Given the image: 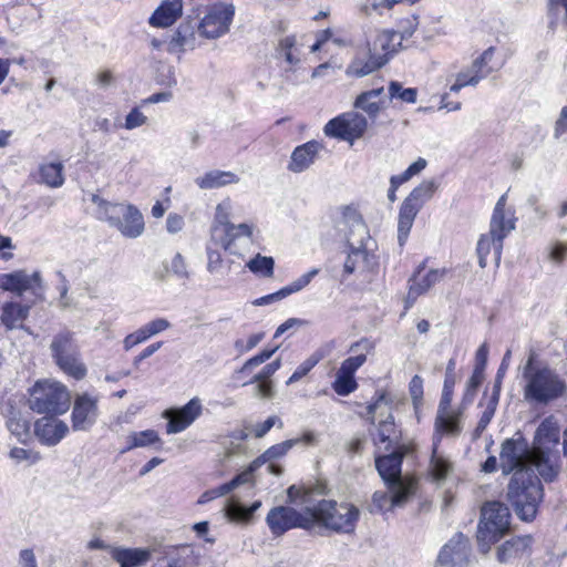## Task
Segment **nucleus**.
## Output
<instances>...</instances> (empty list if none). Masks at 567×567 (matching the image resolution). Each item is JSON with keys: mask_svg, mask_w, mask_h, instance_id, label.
<instances>
[{"mask_svg": "<svg viewBox=\"0 0 567 567\" xmlns=\"http://www.w3.org/2000/svg\"><path fill=\"white\" fill-rule=\"evenodd\" d=\"M532 537L529 535L522 537H514L506 540L497 549V558L501 563H508L514 558L522 557L524 554L529 553L532 546Z\"/></svg>", "mask_w": 567, "mask_h": 567, "instance_id": "34", "label": "nucleus"}, {"mask_svg": "<svg viewBox=\"0 0 567 567\" xmlns=\"http://www.w3.org/2000/svg\"><path fill=\"white\" fill-rule=\"evenodd\" d=\"M51 355L55 364L65 374L82 380L87 369L81 360V352L74 332L63 329L53 336L50 344Z\"/></svg>", "mask_w": 567, "mask_h": 567, "instance_id": "8", "label": "nucleus"}, {"mask_svg": "<svg viewBox=\"0 0 567 567\" xmlns=\"http://www.w3.org/2000/svg\"><path fill=\"white\" fill-rule=\"evenodd\" d=\"M183 13V0H163L151 16L148 23L156 28L173 25Z\"/></svg>", "mask_w": 567, "mask_h": 567, "instance_id": "29", "label": "nucleus"}, {"mask_svg": "<svg viewBox=\"0 0 567 567\" xmlns=\"http://www.w3.org/2000/svg\"><path fill=\"white\" fill-rule=\"evenodd\" d=\"M8 430L14 435L18 441L24 443L30 436V424L27 420L20 416V413L16 411L10 412V416L7 421Z\"/></svg>", "mask_w": 567, "mask_h": 567, "instance_id": "41", "label": "nucleus"}, {"mask_svg": "<svg viewBox=\"0 0 567 567\" xmlns=\"http://www.w3.org/2000/svg\"><path fill=\"white\" fill-rule=\"evenodd\" d=\"M261 507V502L256 501L249 507H245L239 502L229 501L225 507V516L230 522L249 523L254 513Z\"/></svg>", "mask_w": 567, "mask_h": 567, "instance_id": "37", "label": "nucleus"}, {"mask_svg": "<svg viewBox=\"0 0 567 567\" xmlns=\"http://www.w3.org/2000/svg\"><path fill=\"white\" fill-rule=\"evenodd\" d=\"M538 455L522 433L506 439L501 445L499 468L504 475L520 471H536Z\"/></svg>", "mask_w": 567, "mask_h": 567, "instance_id": "10", "label": "nucleus"}, {"mask_svg": "<svg viewBox=\"0 0 567 567\" xmlns=\"http://www.w3.org/2000/svg\"><path fill=\"white\" fill-rule=\"evenodd\" d=\"M358 349H362L364 352L346 359L338 369V372L354 378L358 369L361 368L367 361V353L373 349V346L368 340H361L353 343L350 348V351L355 352Z\"/></svg>", "mask_w": 567, "mask_h": 567, "instance_id": "36", "label": "nucleus"}, {"mask_svg": "<svg viewBox=\"0 0 567 567\" xmlns=\"http://www.w3.org/2000/svg\"><path fill=\"white\" fill-rule=\"evenodd\" d=\"M111 555L121 567H140L145 565L152 556L151 549L147 548H111Z\"/></svg>", "mask_w": 567, "mask_h": 567, "instance_id": "33", "label": "nucleus"}, {"mask_svg": "<svg viewBox=\"0 0 567 567\" xmlns=\"http://www.w3.org/2000/svg\"><path fill=\"white\" fill-rule=\"evenodd\" d=\"M315 515V524L320 523L329 529L342 533H351L359 519V509L349 503L338 504L334 501L321 499L316 506L310 507Z\"/></svg>", "mask_w": 567, "mask_h": 567, "instance_id": "11", "label": "nucleus"}, {"mask_svg": "<svg viewBox=\"0 0 567 567\" xmlns=\"http://www.w3.org/2000/svg\"><path fill=\"white\" fill-rule=\"evenodd\" d=\"M482 80V74H475L471 72V68L467 71L460 72L456 76L455 83L451 85L452 92H458L466 85H476Z\"/></svg>", "mask_w": 567, "mask_h": 567, "instance_id": "54", "label": "nucleus"}, {"mask_svg": "<svg viewBox=\"0 0 567 567\" xmlns=\"http://www.w3.org/2000/svg\"><path fill=\"white\" fill-rule=\"evenodd\" d=\"M9 455L17 463L27 462L29 464H34L35 462H38L40 460V456L38 453H32L31 451H28L22 447L11 449Z\"/></svg>", "mask_w": 567, "mask_h": 567, "instance_id": "57", "label": "nucleus"}, {"mask_svg": "<svg viewBox=\"0 0 567 567\" xmlns=\"http://www.w3.org/2000/svg\"><path fill=\"white\" fill-rule=\"evenodd\" d=\"M29 406L39 414H64L70 408L69 390L59 381H38L31 391Z\"/></svg>", "mask_w": 567, "mask_h": 567, "instance_id": "7", "label": "nucleus"}, {"mask_svg": "<svg viewBox=\"0 0 567 567\" xmlns=\"http://www.w3.org/2000/svg\"><path fill=\"white\" fill-rule=\"evenodd\" d=\"M322 144L317 141H309L297 146L291 153L287 168L292 173L307 171L318 158Z\"/></svg>", "mask_w": 567, "mask_h": 567, "instance_id": "26", "label": "nucleus"}, {"mask_svg": "<svg viewBox=\"0 0 567 567\" xmlns=\"http://www.w3.org/2000/svg\"><path fill=\"white\" fill-rule=\"evenodd\" d=\"M455 359H450L446 371H445V379H444V385L442 391V396L440 400V404H442V409L450 406L452 402L453 396V389L455 385Z\"/></svg>", "mask_w": 567, "mask_h": 567, "instance_id": "43", "label": "nucleus"}, {"mask_svg": "<svg viewBox=\"0 0 567 567\" xmlns=\"http://www.w3.org/2000/svg\"><path fill=\"white\" fill-rule=\"evenodd\" d=\"M239 177L230 171L212 169L195 179L200 189H213L237 184Z\"/></svg>", "mask_w": 567, "mask_h": 567, "instance_id": "35", "label": "nucleus"}, {"mask_svg": "<svg viewBox=\"0 0 567 567\" xmlns=\"http://www.w3.org/2000/svg\"><path fill=\"white\" fill-rule=\"evenodd\" d=\"M277 351V348H272V349H264L260 353H258L257 355H254L252 358L248 359L244 365L241 367L240 369V372H247V371H251L252 369H255L256 367L262 364L264 362H266L268 359H270L272 357V354Z\"/></svg>", "mask_w": 567, "mask_h": 567, "instance_id": "55", "label": "nucleus"}, {"mask_svg": "<svg viewBox=\"0 0 567 567\" xmlns=\"http://www.w3.org/2000/svg\"><path fill=\"white\" fill-rule=\"evenodd\" d=\"M203 413L202 400L198 396L190 399L184 406L168 409L163 416L168 420L166 432L175 434L190 426Z\"/></svg>", "mask_w": 567, "mask_h": 567, "instance_id": "19", "label": "nucleus"}, {"mask_svg": "<svg viewBox=\"0 0 567 567\" xmlns=\"http://www.w3.org/2000/svg\"><path fill=\"white\" fill-rule=\"evenodd\" d=\"M332 388L337 394L346 396L357 390L358 383L354 378L337 371Z\"/></svg>", "mask_w": 567, "mask_h": 567, "instance_id": "48", "label": "nucleus"}, {"mask_svg": "<svg viewBox=\"0 0 567 567\" xmlns=\"http://www.w3.org/2000/svg\"><path fill=\"white\" fill-rule=\"evenodd\" d=\"M384 56L374 52L370 40H367V44L357 50L354 58L346 69V74L355 78L369 75L385 65Z\"/></svg>", "mask_w": 567, "mask_h": 567, "instance_id": "20", "label": "nucleus"}, {"mask_svg": "<svg viewBox=\"0 0 567 567\" xmlns=\"http://www.w3.org/2000/svg\"><path fill=\"white\" fill-rule=\"evenodd\" d=\"M484 380V371L473 370L471 378L466 383V389L463 398L464 404H471L476 395L477 389Z\"/></svg>", "mask_w": 567, "mask_h": 567, "instance_id": "51", "label": "nucleus"}, {"mask_svg": "<svg viewBox=\"0 0 567 567\" xmlns=\"http://www.w3.org/2000/svg\"><path fill=\"white\" fill-rule=\"evenodd\" d=\"M462 411H452L450 406L442 409L439 404L435 417L436 444L441 440L442 434L457 436L462 432L461 425Z\"/></svg>", "mask_w": 567, "mask_h": 567, "instance_id": "28", "label": "nucleus"}, {"mask_svg": "<svg viewBox=\"0 0 567 567\" xmlns=\"http://www.w3.org/2000/svg\"><path fill=\"white\" fill-rule=\"evenodd\" d=\"M383 93V87L362 92L354 102V107L364 111L371 118H375L380 113L381 105L375 101Z\"/></svg>", "mask_w": 567, "mask_h": 567, "instance_id": "40", "label": "nucleus"}, {"mask_svg": "<svg viewBox=\"0 0 567 567\" xmlns=\"http://www.w3.org/2000/svg\"><path fill=\"white\" fill-rule=\"evenodd\" d=\"M92 203L96 206L95 216L107 221L124 237L137 238L144 231V218L141 212L131 204L110 203L93 194Z\"/></svg>", "mask_w": 567, "mask_h": 567, "instance_id": "3", "label": "nucleus"}, {"mask_svg": "<svg viewBox=\"0 0 567 567\" xmlns=\"http://www.w3.org/2000/svg\"><path fill=\"white\" fill-rule=\"evenodd\" d=\"M424 269V265H421L414 276L409 280V291L405 298V309H409L413 306L415 300L429 291L434 285L440 282L446 270L442 269H431L425 275H422V270Z\"/></svg>", "mask_w": 567, "mask_h": 567, "instance_id": "23", "label": "nucleus"}, {"mask_svg": "<svg viewBox=\"0 0 567 567\" xmlns=\"http://www.w3.org/2000/svg\"><path fill=\"white\" fill-rule=\"evenodd\" d=\"M493 55L494 48L491 47L487 50H485L482 53V55L473 62L471 66V72H474L475 74H482V79L486 78L495 70L494 66L489 65Z\"/></svg>", "mask_w": 567, "mask_h": 567, "instance_id": "46", "label": "nucleus"}, {"mask_svg": "<svg viewBox=\"0 0 567 567\" xmlns=\"http://www.w3.org/2000/svg\"><path fill=\"white\" fill-rule=\"evenodd\" d=\"M247 267L251 272L256 275L270 278L274 276L275 260L272 257L257 254L256 257L247 262Z\"/></svg>", "mask_w": 567, "mask_h": 567, "instance_id": "44", "label": "nucleus"}, {"mask_svg": "<svg viewBox=\"0 0 567 567\" xmlns=\"http://www.w3.org/2000/svg\"><path fill=\"white\" fill-rule=\"evenodd\" d=\"M390 411V405L385 394H380L379 398L368 406V414L374 420V415L380 412L381 415L388 413L384 420L379 421L378 440L380 443H385V450L398 442L399 435L396 434L394 419Z\"/></svg>", "mask_w": 567, "mask_h": 567, "instance_id": "21", "label": "nucleus"}, {"mask_svg": "<svg viewBox=\"0 0 567 567\" xmlns=\"http://www.w3.org/2000/svg\"><path fill=\"white\" fill-rule=\"evenodd\" d=\"M437 188L439 183L435 179H425L403 200L398 220V240L400 246L405 244L417 213L433 197Z\"/></svg>", "mask_w": 567, "mask_h": 567, "instance_id": "13", "label": "nucleus"}, {"mask_svg": "<svg viewBox=\"0 0 567 567\" xmlns=\"http://www.w3.org/2000/svg\"><path fill=\"white\" fill-rule=\"evenodd\" d=\"M319 274V269L313 268L309 270L308 272L303 274L289 285L282 288L284 292L282 295H286V297L290 296L291 293L298 292L302 290L305 287H307L310 281Z\"/></svg>", "mask_w": 567, "mask_h": 567, "instance_id": "52", "label": "nucleus"}, {"mask_svg": "<svg viewBox=\"0 0 567 567\" xmlns=\"http://www.w3.org/2000/svg\"><path fill=\"white\" fill-rule=\"evenodd\" d=\"M64 166L62 163H45L39 167L40 182L51 188H58L63 185Z\"/></svg>", "mask_w": 567, "mask_h": 567, "instance_id": "39", "label": "nucleus"}, {"mask_svg": "<svg viewBox=\"0 0 567 567\" xmlns=\"http://www.w3.org/2000/svg\"><path fill=\"white\" fill-rule=\"evenodd\" d=\"M256 470L251 468V464L248 466V468L240 474L236 475L231 481L225 483V486L228 487V492L230 493L236 487H238L241 484H246L251 480L252 473Z\"/></svg>", "mask_w": 567, "mask_h": 567, "instance_id": "61", "label": "nucleus"}, {"mask_svg": "<svg viewBox=\"0 0 567 567\" xmlns=\"http://www.w3.org/2000/svg\"><path fill=\"white\" fill-rule=\"evenodd\" d=\"M402 460L403 453L398 450L375 460L377 470L389 491H398L403 487L414 489L415 482L405 480L401 475Z\"/></svg>", "mask_w": 567, "mask_h": 567, "instance_id": "17", "label": "nucleus"}, {"mask_svg": "<svg viewBox=\"0 0 567 567\" xmlns=\"http://www.w3.org/2000/svg\"><path fill=\"white\" fill-rule=\"evenodd\" d=\"M228 493V487L225 486V484H221L218 487L204 492L198 498V504H206L217 497L227 495Z\"/></svg>", "mask_w": 567, "mask_h": 567, "instance_id": "62", "label": "nucleus"}, {"mask_svg": "<svg viewBox=\"0 0 567 567\" xmlns=\"http://www.w3.org/2000/svg\"><path fill=\"white\" fill-rule=\"evenodd\" d=\"M496 408L497 403H495V398L487 399L485 409L480 417V421L474 432L476 437H480L482 433L486 430L487 425L489 424L495 414Z\"/></svg>", "mask_w": 567, "mask_h": 567, "instance_id": "53", "label": "nucleus"}, {"mask_svg": "<svg viewBox=\"0 0 567 567\" xmlns=\"http://www.w3.org/2000/svg\"><path fill=\"white\" fill-rule=\"evenodd\" d=\"M533 355L529 357L524 368V398L528 402L547 404L553 400L563 396L567 390L566 383L547 367L535 368Z\"/></svg>", "mask_w": 567, "mask_h": 567, "instance_id": "2", "label": "nucleus"}, {"mask_svg": "<svg viewBox=\"0 0 567 567\" xmlns=\"http://www.w3.org/2000/svg\"><path fill=\"white\" fill-rule=\"evenodd\" d=\"M567 133V105L560 111L559 117L555 123L554 135L556 138Z\"/></svg>", "mask_w": 567, "mask_h": 567, "instance_id": "64", "label": "nucleus"}, {"mask_svg": "<svg viewBox=\"0 0 567 567\" xmlns=\"http://www.w3.org/2000/svg\"><path fill=\"white\" fill-rule=\"evenodd\" d=\"M548 16L550 24L563 23L567 25V0H548Z\"/></svg>", "mask_w": 567, "mask_h": 567, "instance_id": "47", "label": "nucleus"}, {"mask_svg": "<svg viewBox=\"0 0 567 567\" xmlns=\"http://www.w3.org/2000/svg\"><path fill=\"white\" fill-rule=\"evenodd\" d=\"M195 25L192 20L179 24L167 44L169 53H182L186 50H194L196 47Z\"/></svg>", "mask_w": 567, "mask_h": 567, "instance_id": "31", "label": "nucleus"}, {"mask_svg": "<svg viewBox=\"0 0 567 567\" xmlns=\"http://www.w3.org/2000/svg\"><path fill=\"white\" fill-rule=\"evenodd\" d=\"M368 128V120L360 113L347 112L332 120L324 126V134L352 143L363 136Z\"/></svg>", "mask_w": 567, "mask_h": 567, "instance_id": "16", "label": "nucleus"}, {"mask_svg": "<svg viewBox=\"0 0 567 567\" xmlns=\"http://www.w3.org/2000/svg\"><path fill=\"white\" fill-rule=\"evenodd\" d=\"M29 309L28 306L8 302L2 308L1 321L10 330L19 328L28 317Z\"/></svg>", "mask_w": 567, "mask_h": 567, "instance_id": "38", "label": "nucleus"}, {"mask_svg": "<svg viewBox=\"0 0 567 567\" xmlns=\"http://www.w3.org/2000/svg\"><path fill=\"white\" fill-rule=\"evenodd\" d=\"M320 360V354L313 353L312 355H310L308 359H306L301 364L297 367L295 372L287 380L286 384L289 385L301 380L319 363Z\"/></svg>", "mask_w": 567, "mask_h": 567, "instance_id": "49", "label": "nucleus"}, {"mask_svg": "<svg viewBox=\"0 0 567 567\" xmlns=\"http://www.w3.org/2000/svg\"><path fill=\"white\" fill-rule=\"evenodd\" d=\"M230 210L231 204L229 199L217 205L210 236L215 244L231 254H237V243H251L252 226L245 223L239 225L231 224L229 221Z\"/></svg>", "mask_w": 567, "mask_h": 567, "instance_id": "6", "label": "nucleus"}, {"mask_svg": "<svg viewBox=\"0 0 567 567\" xmlns=\"http://www.w3.org/2000/svg\"><path fill=\"white\" fill-rule=\"evenodd\" d=\"M221 255L216 250L207 248V270L210 274L217 272L221 268Z\"/></svg>", "mask_w": 567, "mask_h": 567, "instance_id": "63", "label": "nucleus"}, {"mask_svg": "<svg viewBox=\"0 0 567 567\" xmlns=\"http://www.w3.org/2000/svg\"><path fill=\"white\" fill-rule=\"evenodd\" d=\"M470 550L468 539L458 533L441 549L437 560L445 567H466L468 565Z\"/></svg>", "mask_w": 567, "mask_h": 567, "instance_id": "22", "label": "nucleus"}, {"mask_svg": "<svg viewBox=\"0 0 567 567\" xmlns=\"http://www.w3.org/2000/svg\"><path fill=\"white\" fill-rule=\"evenodd\" d=\"M145 122L146 116L135 107L126 115L124 127L126 130H134L145 124Z\"/></svg>", "mask_w": 567, "mask_h": 567, "instance_id": "59", "label": "nucleus"}, {"mask_svg": "<svg viewBox=\"0 0 567 567\" xmlns=\"http://www.w3.org/2000/svg\"><path fill=\"white\" fill-rule=\"evenodd\" d=\"M369 40L374 52L379 53L381 56L385 55V64L402 47L400 43V37L395 33V30H379Z\"/></svg>", "mask_w": 567, "mask_h": 567, "instance_id": "32", "label": "nucleus"}, {"mask_svg": "<svg viewBox=\"0 0 567 567\" xmlns=\"http://www.w3.org/2000/svg\"><path fill=\"white\" fill-rule=\"evenodd\" d=\"M437 444L434 443L433 454L431 458V473L437 481H443L447 477L452 470V464L443 455L437 453Z\"/></svg>", "mask_w": 567, "mask_h": 567, "instance_id": "45", "label": "nucleus"}, {"mask_svg": "<svg viewBox=\"0 0 567 567\" xmlns=\"http://www.w3.org/2000/svg\"><path fill=\"white\" fill-rule=\"evenodd\" d=\"M299 441L300 439H291L270 446L260 456L251 462V468L258 470L261 465L270 463L268 465L269 473L279 476L282 473L281 466L271 462L285 456L291 447L299 443Z\"/></svg>", "mask_w": 567, "mask_h": 567, "instance_id": "27", "label": "nucleus"}, {"mask_svg": "<svg viewBox=\"0 0 567 567\" xmlns=\"http://www.w3.org/2000/svg\"><path fill=\"white\" fill-rule=\"evenodd\" d=\"M506 200L505 194L498 198L491 218L489 231L482 235L477 243L476 251L481 268L486 267V258L491 250L494 251L496 262H499L503 240L515 229L514 214L512 212L505 213Z\"/></svg>", "mask_w": 567, "mask_h": 567, "instance_id": "5", "label": "nucleus"}, {"mask_svg": "<svg viewBox=\"0 0 567 567\" xmlns=\"http://www.w3.org/2000/svg\"><path fill=\"white\" fill-rule=\"evenodd\" d=\"M342 223L349 228L347 235L349 254L343 265V271L347 275H351L355 270L358 262L367 259L368 254L364 240L369 239V233L362 217L352 207L343 208Z\"/></svg>", "mask_w": 567, "mask_h": 567, "instance_id": "12", "label": "nucleus"}, {"mask_svg": "<svg viewBox=\"0 0 567 567\" xmlns=\"http://www.w3.org/2000/svg\"><path fill=\"white\" fill-rule=\"evenodd\" d=\"M0 288L7 291L22 295L24 291H32L38 296L42 291L40 272L34 271L29 275L27 271L19 270L0 276Z\"/></svg>", "mask_w": 567, "mask_h": 567, "instance_id": "24", "label": "nucleus"}, {"mask_svg": "<svg viewBox=\"0 0 567 567\" xmlns=\"http://www.w3.org/2000/svg\"><path fill=\"white\" fill-rule=\"evenodd\" d=\"M542 476L535 472L520 471L514 474L507 485V499L516 515L524 522H532L544 497Z\"/></svg>", "mask_w": 567, "mask_h": 567, "instance_id": "1", "label": "nucleus"}, {"mask_svg": "<svg viewBox=\"0 0 567 567\" xmlns=\"http://www.w3.org/2000/svg\"><path fill=\"white\" fill-rule=\"evenodd\" d=\"M509 519V509L501 502H488L482 507V516L477 527V543L483 553H487L491 545L508 532Z\"/></svg>", "mask_w": 567, "mask_h": 567, "instance_id": "9", "label": "nucleus"}, {"mask_svg": "<svg viewBox=\"0 0 567 567\" xmlns=\"http://www.w3.org/2000/svg\"><path fill=\"white\" fill-rule=\"evenodd\" d=\"M68 424L51 416H43L34 423V434L47 446H55L68 434Z\"/></svg>", "mask_w": 567, "mask_h": 567, "instance_id": "25", "label": "nucleus"}, {"mask_svg": "<svg viewBox=\"0 0 567 567\" xmlns=\"http://www.w3.org/2000/svg\"><path fill=\"white\" fill-rule=\"evenodd\" d=\"M389 94L391 99H400L406 103H415L417 91L416 89H403L401 83L392 81L389 85Z\"/></svg>", "mask_w": 567, "mask_h": 567, "instance_id": "50", "label": "nucleus"}, {"mask_svg": "<svg viewBox=\"0 0 567 567\" xmlns=\"http://www.w3.org/2000/svg\"><path fill=\"white\" fill-rule=\"evenodd\" d=\"M266 523L270 533L279 537L293 528H312L315 526V515L310 513L308 506L301 513L293 507L280 505L268 512Z\"/></svg>", "mask_w": 567, "mask_h": 567, "instance_id": "14", "label": "nucleus"}, {"mask_svg": "<svg viewBox=\"0 0 567 567\" xmlns=\"http://www.w3.org/2000/svg\"><path fill=\"white\" fill-rule=\"evenodd\" d=\"M276 424H279V427H282V422L281 420L276 416V415H271L269 416L266 421H264L262 423H258L256 425H254L252 427V434L255 435V437L257 439H261L264 437Z\"/></svg>", "mask_w": 567, "mask_h": 567, "instance_id": "56", "label": "nucleus"}, {"mask_svg": "<svg viewBox=\"0 0 567 567\" xmlns=\"http://www.w3.org/2000/svg\"><path fill=\"white\" fill-rule=\"evenodd\" d=\"M167 270L172 271L178 278H188V271L186 262L179 252H176L169 265L166 267Z\"/></svg>", "mask_w": 567, "mask_h": 567, "instance_id": "58", "label": "nucleus"}, {"mask_svg": "<svg viewBox=\"0 0 567 567\" xmlns=\"http://www.w3.org/2000/svg\"><path fill=\"white\" fill-rule=\"evenodd\" d=\"M410 395L413 403L416 405L422 401L423 398V380L420 375H414L409 384Z\"/></svg>", "mask_w": 567, "mask_h": 567, "instance_id": "60", "label": "nucleus"}, {"mask_svg": "<svg viewBox=\"0 0 567 567\" xmlns=\"http://www.w3.org/2000/svg\"><path fill=\"white\" fill-rule=\"evenodd\" d=\"M127 447L123 451H130L136 447H145L161 441L158 434L154 430H145L141 432H132L127 436Z\"/></svg>", "mask_w": 567, "mask_h": 567, "instance_id": "42", "label": "nucleus"}, {"mask_svg": "<svg viewBox=\"0 0 567 567\" xmlns=\"http://www.w3.org/2000/svg\"><path fill=\"white\" fill-rule=\"evenodd\" d=\"M559 442V427L553 416L546 417L538 425L532 447L538 455L536 472L545 482H553L559 474V456L551 451Z\"/></svg>", "mask_w": 567, "mask_h": 567, "instance_id": "4", "label": "nucleus"}, {"mask_svg": "<svg viewBox=\"0 0 567 567\" xmlns=\"http://www.w3.org/2000/svg\"><path fill=\"white\" fill-rule=\"evenodd\" d=\"M99 417V398L87 392L76 394L71 413L74 431H89Z\"/></svg>", "mask_w": 567, "mask_h": 567, "instance_id": "18", "label": "nucleus"}, {"mask_svg": "<svg viewBox=\"0 0 567 567\" xmlns=\"http://www.w3.org/2000/svg\"><path fill=\"white\" fill-rule=\"evenodd\" d=\"M381 492L377 491L372 496L371 512H383L395 506L403 505L408 498L414 493L410 487H403L398 491Z\"/></svg>", "mask_w": 567, "mask_h": 567, "instance_id": "30", "label": "nucleus"}, {"mask_svg": "<svg viewBox=\"0 0 567 567\" xmlns=\"http://www.w3.org/2000/svg\"><path fill=\"white\" fill-rule=\"evenodd\" d=\"M235 11L236 9L233 3L216 2L209 6L196 25L198 34L208 40L224 37L230 30Z\"/></svg>", "mask_w": 567, "mask_h": 567, "instance_id": "15", "label": "nucleus"}]
</instances>
